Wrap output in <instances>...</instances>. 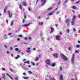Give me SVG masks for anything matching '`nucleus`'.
Here are the masks:
<instances>
[{
    "instance_id": "obj_64",
    "label": "nucleus",
    "mask_w": 80,
    "mask_h": 80,
    "mask_svg": "<svg viewBox=\"0 0 80 80\" xmlns=\"http://www.w3.org/2000/svg\"><path fill=\"white\" fill-rule=\"evenodd\" d=\"M78 18H80V14H79V15L78 16Z\"/></svg>"
},
{
    "instance_id": "obj_56",
    "label": "nucleus",
    "mask_w": 80,
    "mask_h": 80,
    "mask_svg": "<svg viewBox=\"0 0 80 80\" xmlns=\"http://www.w3.org/2000/svg\"><path fill=\"white\" fill-rule=\"evenodd\" d=\"M15 80H18V78H17V77H16V78H15Z\"/></svg>"
},
{
    "instance_id": "obj_41",
    "label": "nucleus",
    "mask_w": 80,
    "mask_h": 80,
    "mask_svg": "<svg viewBox=\"0 0 80 80\" xmlns=\"http://www.w3.org/2000/svg\"><path fill=\"white\" fill-rule=\"evenodd\" d=\"M67 0H65V2H64V3L65 4V3H67Z\"/></svg>"
},
{
    "instance_id": "obj_60",
    "label": "nucleus",
    "mask_w": 80,
    "mask_h": 80,
    "mask_svg": "<svg viewBox=\"0 0 80 80\" xmlns=\"http://www.w3.org/2000/svg\"><path fill=\"white\" fill-rule=\"evenodd\" d=\"M50 38H48V39H47V40H48V41L49 40H50Z\"/></svg>"
},
{
    "instance_id": "obj_26",
    "label": "nucleus",
    "mask_w": 80,
    "mask_h": 80,
    "mask_svg": "<svg viewBox=\"0 0 80 80\" xmlns=\"http://www.w3.org/2000/svg\"><path fill=\"white\" fill-rule=\"evenodd\" d=\"M19 8L21 10H22V5L21 4H20L19 6Z\"/></svg>"
},
{
    "instance_id": "obj_31",
    "label": "nucleus",
    "mask_w": 80,
    "mask_h": 80,
    "mask_svg": "<svg viewBox=\"0 0 80 80\" xmlns=\"http://www.w3.org/2000/svg\"><path fill=\"white\" fill-rule=\"evenodd\" d=\"M25 65V64H23V65H22L21 66L22 68H24V67Z\"/></svg>"
},
{
    "instance_id": "obj_61",
    "label": "nucleus",
    "mask_w": 80,
    "mask_h": 80,
    "mask_svg": "<svg viewBox=\"0 0 80 80\" xmlns=\"http://www.w3.org/2000/svg\"><path fill=\"white\" fill-rule=\"evenodd\" d=\"M74 36H76V37H77V34H75Z\"/></svg>"
},
{
    "instance_id": "obj_25",
    "label": "nucleus",
    "mask_w": 80,
    "mask_h": 80,
    "mask_svg": "<svg viewBox=\"0 0 80 80\" xmlns=\"http://www.w3.org/2000/svg\"><path fill=\"white\" fill-rule=\"evenodd\" d=\"M53 8L52 7H50L48 9V10H52Z\"/></svg>"
},
{
    "instance_id": "obj_51",
    "label": "nucleus",
    "mask_w": 80,
    "mask_h": 80,
    "mask_svg": "<svg viewBox=\"0 0 80 80\" xmlns=\"http://www.w3.org/2000/svg\"><path fill=\"white\" fill-rule=\"evenodd\" d=\"M40 18H41V17L39 16V17H38V19H40Z\"/></svg>"
},
{
    "instance_id": "obj_37",
    "label": "nucleus",
    "mask_w": 80,
    "mask_h": 80,
    "mask_svg": "<svg viewBox=\"0 0 80 80\" xmlns=\"http://www.w3.org/2000/svg\"><path fill=\"white\" fill-rule=\"evenodd\" d=\"M56 14L57 15H58V14H59V12L58 11V12H56Z\"/></svg>"
},
{
    "instance_id": "obj_35",
    "label": "nucleus",
    "mask_w": 80,
    "mask_h": 80,
    "mask_svg": "<svg viewBox=\"0 0 80 80\" xmlns=\"http://www.w3.org/2000/svg\"><path fill=\"white\" fill-rule=\"evenodd\" d=\"M23 78H24V79H28V77H23Z\"/></svg>"
},
{
    "instance_id": "obj_28",
    "label": "nucleus",
    "mask_w": 80,
    "mask_h": 80,
    "mask_svg": "<svg viewBox=\"0 0 80 80\" xmlns=\"http://www.w3.org/2000/svg\"><path fill=\"white\" fill-rule=\"evenodd\" d=\"M28 73H29V74H32V72L30 71H28Z\"/></svg>"
},
{
    "instance_id": "obj_27",
    "label": "nucleus",
    "mask_w": 80,
    "mask_h": 80,
    "mask_svg": "<svg viewBox=\"0 0 80 80\" xmlns=\"http://www.w3.org/2000/svg\"><path fill=\"white\" fill-rule=\"evenodd\" d=\"M24 39L25 40H27V39H28V38L27 37H25L24 38Z\"/></svg>"
},
{
    "instance_id": "obj_5",
    "label": "nucleus",
    "mask_w": 80,
    "mask_h": 80,
    "mask_svg": "<svg viewBox=\"0 0 80 80\" xmlns=\"http://www.w3.org/2000/svg\"><path fill=\"white\" fill-rule=\"evenodd\" d=\"M46 63L48 65H50V59H47L46 61Z\"/></svg>"
},
{
    "instance_id": "obj_58",
    "label": "nucleus",
    "mask_w": 80,
    "mask_h": 80,
    "mask_svg": "<svg viewBox=\"0 0 80 80\" xmlns=\"http://www.w3.org/2000/svg\"><path fill=\"white\" fill-rule=\"evenodd\" d=\"M32 65H33V66L35 65V63H34V62L32 63Z\"/></svg>"
},
{
    "instance_id": "obj_3",
    "label": "nucleus",
    "mask_w": 80,
    "mask_h": 80,
    "mask_svg": "<svg viewBox=\"0 0 80 80\" xmlns=\"http://www.w3.org/2000/svg\"><path fill=\"white\" fill-rule=\"evenodd\" d=\"M75 54H73L72 57L71 58V63L72 65H75V62H74V57Z\"/></svg>"
},
{
    "instance_id": "obj_39",
    "label": "nucleus",
    "mask_w": 80,
    "mask_h": 80,
    "mask_svg": "<svg viewBox=\"0 0 80 80\" xmlns=\"http://www.w3.org/2000/svg\"><path fill=\"white\" fill-rule=\"evenodd\" d=\"M73 32H76V29H75V28H73Z\"/></svg>"
},
{
    "instance_id": "obj_45",
    "label": "nucleus",
    "mask_w": 80,
    "mask_h": 80,
    "mask_svg": "<svg viewBox=\"0 0 80 80\" xmlns=\"http://www.w3.org/2000/svg\"><path fill=\"white\" fill-rule=\"evenodd\" d=\"M49 78L50 80H52L51 77H49Z\"/></svg>"
},
{
    "instance_id": "obj_23",
    "label": "nucleus",
    "mask_w": 80,
    "mask_h": 80,
    "mask_svg": "<svg viewBox=\"0 0 80 80\" xmlns=\"http://www.w3.org/2000/svg\"><path fill=\"white\" fill-rule=\"evenodd\" d=\"M18 58H20V56L18 55H17V56L15 58V59H18Z\"/></svg>"
},
{
    "instance_id": "obj_50",
    "label": "nucleus",
    "mask_w": 80,
    "mask_h": 80,
    "mask_svg": "<svg viewBox=\"0 0 80 80\" xmlns=\"http://www.w3.org/2000/svg\"><path fill=\"white\" fill-rule=\"evenodd\" d=\"M6 23H7V24H8V20H6Z\"/></svg>"
},
{
    "instance_id": "obj_55",
    "label": "nucleus",
    "mask_w": 80,
    "mask_h": 80,
    "mask_svg": "<svg viewBox=\"0 0 80 80\" xmlns=\"http://www.w3.org/2000/svg\"><path fill=\"white\" fill-rule=\"evenodd\" d=\"M11 57H13V54H11Z\"/></svg>"
},
{
    "instance_id": "obj_1",
    "label": "nucleus",
    "mask_w": 80,
    "mask_h": 80,
    "mask_svg": "<svg viewBox=\"0 0 80 80\" xmlns=\"http://www.w3.org/2000/svg\"><path fill=\"white\" fill-rule=\"evenodd\" d=\"M61 57L64 60V61H67L68 59L67 57H66L64 55V54H63L62 53H61Z\"/></svg>"
},
{
    "instance_id": "obj_36",
    "label": "nucleus",
    "mask_w": 80,
    "mask_h": 80,
    "mask_svg": "<svg viewBox=\"0 0 80 80\" xmlns=\"http://www.w3.org/2000/svg\"><path fill=\"white\" fill-rule=\"evenodd\" d=\"M40 36H42V35H43V33H42V32H41L40 33Z\"/></svg>"
},
{
    "instance_id": "obj_42",
    "label": "nucleus",
    "mask_w": 80,
    "mask_h": 80,
    "mask_svg": "<svg viewBox=\"0 0 80 80\" xmlns=\"http://www.w3.org/2000/svg\"><path fill=\"white\" fill-rule=\"evenodd\" d=\"M28 10L30 12V11H31V9H30V8H28Z\"/></svg>"
},
{
    "instance_id": "obj_47",
    "label": "nucleus",
    "mask_w": 80,
    "mask_h": 80,
    "mask_svg": "<svg viewBox=\"0 0 80 80\" xmlns=\"http://www.w3.org/2000/svg\"><path fill=\"white\" fill-rule=\"evenodd\" d=\"M9 69L10 71H11V72H13V70L11 68H10Z\"/></svg>"
},
{
    "instance_id": "obj_7",
    "label": "nucleus",
    "mask_w": 80,
    "mask_h": 80,
    "mask_svg": "<svg viewBox=\"0 0 80 80\" xmlns=\"http://www.w3.org/2000/svg\"><path fill=\"white\" fill-rule=\"evenodd\" d=\"M31 24V23H29L28 24H25L24 25H22V27H24V28H27V27H28V26H29V25H30Z\"/></svg>"
},
{
    "instance_id": "obj_29",
    "label": "nucleus",
    "mask_w": 80,
    "mask_h": 80,
    "mask_svg": "<svg viewBox=\"0 0 80 80\" xmlns=\"http://www.w3.org/2000/svg\"><path fill=\"white\" fill-rule=\"evenodd\" d=\"M41 39L42 41H43V40H44V38H43V37H42L41 38Z\"/></svg>"
},
{
    "instance_id": "obj_48",
    "label": "nucleus",
    "mask_w": 80,
    "mask_h": 80,
    "mask_svg": "<svg viewBox=\"0 0 80 80\" xmlns=\"http://www.w3.org/2000/svg\"><path fill=\"white\" fill-rule=\"evenodd\" d=\"M79 2H80V1H77L76 2V3H79Z\"/></svg>"
},
{
    "instance_id": "obj_49",
    "label": "nucleus",
    "mask_w": 80,
    "mask_h": 80,
    "mask_svg": "<svg viewBox=\"0 0 80 80\" xmlns=\"http://www.w3.org/2000/svg\"><path fill=\"white\" fill-rule=\"evenodd\" d=\"M60 4V1H59V2H58V5H59V4Z\"/></svg>"
},
{
    "instance_id": "obj_24",
    "label": "nucleus",
    "mask_w": 80,
    "mask_h": 80,
    "mask_svg": "<svg viewBox=\"0 0 80 80\" xmlns=\"http://www.w3.org/2000/svg\"><path fill=\"white\" fill-rule=\"evenodd\" d=\"M76 48H80V45H77L76 46Z\"/></svg>"
},
{
    "instance_id": "obj_14",
    "label": "nucleus",
    "mask_w": 80,
    "mask_h": 80,
    "mask_svg": "<svg viewBox=\"0 0 80 80\" xmlns=\"http://www.w3.org/2000/svg\"><path fill=\"white\" fill-rule=\"evenodd\" d=\"M51 66H52V67H55V66L56 65V63H52L51 64Z\"/></svg>"
},
{
    "instance_id": "obj_33",
    "label": "nucleus",
    "mask_w": 80,
    "mask_h": 80,
    "mask_svg": "<svg viewBox=\"0 0 80 80\" xmlns=\"http://www.w3.org/2000/svg\"><path fill=\"white\" fill-rule=\"evenodd\" d=\"M39 24L40 25H43V22H42L40 23L39 22Z\"/></svg>"
},
{
    "instance_id": "obj_21",
    "label": "nucleus",
    "mask_w": 80,
    "mask_h": 80,
    "mask_svg": "<svg viewBox=\"0 0 80 80\" xmlns=\"http://www.w3.org/2000/svg\"><path fill=\"white\" fill-rule=\"evenodd\" d=\"M27 63V64H29L30 63V61H26L25 62H24V63Z\"/></svg>"
},
{
    "instance_id": "obj_19",
    "label": "nucleus",
    "mask_w": 80,
    "mask_h": 80,
    "mask_svg": "<svg viewBox=\"0 0 80 80\" xmlns=\"http://www.w3.org/2000/svg\"><path fill=\"white\" fill-rule=\"evenodd\" d=\"M8 7L7 6H6L4 9V13H5V12H6V11H7V8Z\"/></svg>"
},
{
    "instance_id": "obj_18",
    "label": "nucleus",
    "mask_w": 80,
    "mask_h": 80,
    "mask_svg": "<svg viewBox=\"0 0 80 80\" xmlns=\"http://www.w3.org/2000/svg\"><path fill=\"white\" fill-rule=\"evenodd\" d=\"M39 59V57H36V58L34 59L35 62L38 61V60Z\"/></svg>"
},
{
    "instance_id": "obj_16",
    "label": "nucleus",
    "mask_w": 80,
    "mask_h": 80,
    "mask_svg": "<svg viewBox=\"0 0 80 80\" xmlns=\"http://www.w3.org/2000/svg\"><path fill=\"white\" fill-rule=\"evenodd\" d=\"M22 4L24 5V6H26L27 5V3L25 2H22Z\"/></svg>"
},
{
    "instance_id": "obj_30",
    "label": "nucleus",
    "mask_w": 80,
    "mask_h": 80,
    "mask_svg": "<svg viewBox=\"0 0 80 80\" xmlns=\"http://www.w3.org/2000/svg\"><path fill=\"white\" fill-rule=\"evenodd\" d=\"M66 32L68 33L70 32V29H68L67 30Z\"/></svg>"
},
{
    "instance_id": "obj_10",
    "label": "nucleus",
    "mask_w": 80,
    "mask_h": 80,
    "mask_svg": "<svg viewBox=\"0 0 80 80\" xmlns=\"http://www.w3.org/2000/svg\"><path fill=\"white\" fill-rule=\"evenodd\" d=\"M54 11H53L52 12L49 13L47 14L48 16V15L50 16V15H53V13H54Z\"/></svg>"
},
{
    "instance_id": "obj_22",
    "label": "nucleus",
    "mask_w": 80,
    "mask_h": 80,
    "mask_svg": "<svg viewBox=\"0 0 80 80\" xmlns=\"http://www.w3.org/2000/svg\"><path fill=\"white\" fill-rule=\"evenodd\" d=\"M8 15L9 16V17H10V18H11V17H12V13H10V12H8Z\"/></svg>"
},
{
    "instance_id": "obj_53",
    "label": "nucleus",
    "mask_w": 80,
    "mask_h": 80,
    "mask_svg": "<svg viewBox=\"0 0 80 80\" xmlns=\"http://www.w3.org/2000/svg\"><path fill=\"white\" fill-rule=\"evenodd\" d=\"M59 19V22H60V20H61V18H58Z\"/></svg>"
},
{
    "instance_id": "obj_11",
    "label": "nucleus",
    "mask_w": 80,
    "mask_h": 80,
    "mask_svg": "<svg viewBox=\"0 0 80 80\" xmlns=\"http://www.w3.org/2000/svg\"><path fill=\"white\" fill-rule=\"evenodd\" d=\"M46 0H41V2H42V3L41 5V6H42V5H44L45 3L46 2Z\"/></svg>"
},
{
    "instance_id": "obj_20",
    "label": "nucleus",
    "mask_w": 80,
    "mask_h": 80,
    "mask_svg": "<svg viewBox=\"0 0 80 80\" xmlns=\"http://www.w3.org/2000/svg\"><path fill=\"white\" fill-rule=\"evenodd\" d=\"M59 69L60 71H62L63 70V68L62 66H60L59 68Z\"/></svg>"
},
{
    "instance_id": "obj_6",
    "label": "nucleus",
    "mask_w": 80,
    "mask_h": 80,
    "mask_svg": "<svg viewBox=\"0 0 80 80\" xmlns=\"http://www.w3.org/2000/svg\"><path fill=\"white\" fill-rule=\"evenodd\" d=\"M27 50H26V52L28 53H30V48H27Z\"/></svg>"
},
{
    "instance_id": "obj_15",
    "label": "nucleus",
    "mask_w": 80,
    "mask_h": 80,
    "mask_svg": "<svg viewBox=\"0 0 80 80\" xmlns=\"http://www.w3.org/2000/svg\"><path fill=\"white\" fill-rule=\"evenodd\" d=\"M59 79L60 80H63V76L62 75H60L59 77Z\"/></svg>"
},
{
    "instance_id": "obj_40",
    "label": "nucleus",
    "mask_w": 80,
    "mask_h": 80,
    "mask_svg": "<svg viewBox=\"0 0 80 80\" xmlns=\"http://www.w3.org/2000/svg\"><path fill=\"white\" fill-rule=\"evenodd\" d=\"M23 44H25V45H27V42H23Z\"/></svg>"
},
{
    "instance_id": "obj_57",
    "label": "nucleus",
    "mask_w": 80,
    "mask_h": 80,
    "mask_svg": "<svg viewBox=\"0 0 80 80\" xmlns=\"http://www.w3.org/2000/svg\"><path fill=\"white\" fill-rule=\"evenodd\" d=\"M38 2V0H37L36 2V4H37V3Z\"/></svg>"
},
{
    "instance_id": "obj_8",
    "label": "nucleus",
    "mask_w": 80,
    "mask_h": 80,
    "mask_svg": "<svg viewBox=\"0 0 80 80\" xmlns=\"http://www.w3.org/2000/svg\"><path fill=\"white\" fill-rule=\"evenodd\" d=\"M54 32V29L52 27L51 28V31L50 32V34H52V33Z\"/></svg>"
},
{
    "instance_id": "obj_52",
    "label": "nucleus",
    "mask_w": 80,
    "mask_h": 80,
    "mask_svg": "<svg viewBox=\"0 0 80 80\" xmlns=\"http://www.w3.org/2000/svg\"><path fill=\"white\" fill-rule=\"evenodd\" d=\"M4 39H7V37L6 36L4 37Z\"/></svg>"
},
{
    "instance_id": "obj_32",
    "label": "nucleus",
    "mask_w": 80,
    "mask_h": 80,
    "mask_svg": "<svg viewBox=\"0 0 80 80\" xmlns=\"http://www.w3.org/2000/svg\"><path fill=\"white\" fill-rule=\"evenodd\" d=\"M72 8L73 9H76V7L75 6H72Z\"/></svg>"
},
{
    "instance_id": "obj_63",
    "label": "nucleus",
    "mask_w": 80,
    "mask_h": 80,
    "mask_svg": "<svg viewBox=\"0 0 80 80\" xmlns=\"http://www.w3.org/2000/svg\"><path fill=\"white\" fill-rule=\"evenodd\" d=\"M2 70H5V68H3L2 69Z\"/></svg>"
},
{
    "instance_id": "obj_46",
    "label": "nucleus",
    "mask_w": 80,
    "mask_h": 80,
    "mask_svg": "<svg viewBox=\"0 0 80 80\" xmlns=\"http://www.w3.org/2000/svg\"><path fill=\"white\" fill-rule=\"evenodd\" d=\"M10 48V50H13V48L12 47H11Z\"/></svg>"
},
{
    "instance_id": "obj_54",
    "label": "nucleus",
    "mask_w": 80,
    "mask_h": 80,
    "mask_svg": "<svg viewBox=\"0 0 80 80\" xmlns=\"http://www.w3.org/2000/svg\"><path fill=\"white\" fill-rule=\"evenodd\" d=\"M32 66L31 65H29L28 66V68H30Z\"/></svg>"
},
{
    "instance_id": "obj_9",
    "label": "nucleus",
    "mask_w": 80,
    "mask_h": 80,
    "mask_svg": "<svg viewBox=\"0 0 80 80\" xmlns=\"http://www.w3.org/2000/svg\"><path fill=\"white\" fill-rule=\"evenodd\" d=\"M60 36H57L56 37V40H58V41H60Z\"/></svg>"
},
{
    "instance_id": "obj_38",
    "label": "nucleus",
    "mask_w": 80,
    "mask_h": 80,
    "mask_svg": "<svg viewBox=\"0 0 80 80\" xmlns=\"http://www.w3.org/2000/svg\"><path fill=\"white\" fill-rule=\"evenodd\" d=\"M28 39H29V40L31 41V40L32 39V38L30 37H29Z\"/></svg>"
},
{
    "instance_id": "obj_62",
    "label": "nucleus",
    "mask_w": 80,
    "mask_h": 80,
    "mask_svg": "<svg viewBox=\"0 0 80 80\" xmlns=\"http://www.w3.org/2000/svg\"><path fill=\"white\" fill-rule=\"evenodd\" d=\"M78 43H80V41H79L78 42Z\"/></svg>"
},
{
    "instance_id": "obj_13",
    "label": "nucleus",
    "mask_w": 80,
    "mask_h": 80,
    "mask_svg": "<svg viewBox=\"0 0 80 80\" xmlns=\"http://www.w3.org/2000/svg\"><path fill=\"white\" fill-rule=\"evenodd\" d=\"M2 78L3 80H5V75L4 73L2 74Z\"/></svg>"
},
{
    "instance_id": "obj_2",
    "label": "nucleus",
    "mask_w": 80,
    "mask_h": 80,
    "mask_svg": "<svg viewBox=\"0 0 80 80\" xmlns=\"http://www.w3.org/2000/svg\"><path fill=\"white\" fill-rule=\"evenodd\" d=\"M76 19V16H73L72 18V20L71 21V25H74V23H75V20Z\"/></svg>"
},
{
    "instance_id": "obj_4",
    "label": "nucleus",
    "mask_w": 80,
    "mask_h": 80,
    "mask_svg": "<svg viewBox=\"0 0 80 80\" xmlns=\"http://www.w3.org/2000/svg\"><path fill=\"white\" fill-rule=\"evenodd\" d=\"M70 20L69 19V18H67L65 20L67 26L68 27L70 25Z\"/></svg>"
},
{
    "instance_id": "obj_59",
    "label": "nucleus",
    "mask_w": 80,
    "mask_h": 80,
    "mask_svg": "<svg viewBox=\"0 0 80 80\" xmlns=\"http://www.w3.org/2000/svg\"><path fill=\"white\" fill-rule=\"evenodd\" d=\"M7 53L8 54H9V53H10L8 51H7Z\"/></svg>"
},
{
    "instance_id": "obj_43",
    "label": "nucleus",
    "mask_w": 80,
    "mask_h": 80,
    "mask_svg": "<svg viewBox=\"0 0 80 80\" xmlns=\"http://www.w3.org/2000/svg\"><path fill=\"white\" fill-rule=\"evenodd\" d=\"M4 47H5V48H8V47H7V46H6V45H4Z\"/></svg>"
},
{
    "instance_id": "obj_34",
    "label": "nucleus",
    "mask_w": 80,
    "mask_h": 80,
    "mask_svg": "<svg viewBox=\"0 0 80 80\" xmlns=\"http://www.w3.org/2000/svg\"><path fill=\"white\" fill-rule=\"evenodd\" d=\"M15 51H18V50H19V49H18V48H16L15 49Z\"/></svg>"
},
{
    "instance_id": "obj_12",
    "label": "nucleus",
    "mask_w": 80,
    "mask_h": 80,
    "mask_svg": "<svg viewBox=\"0 0 80 80\" xmlns=\"http://www.w3.org/2000/svg\"><path fill=\"white\" fill-rule=\"evenodd\" d=\"M58 54L57 53H55V54H52V56H53V57H55L56 58H57V57H58Z\"/></svg>"
},
{
    "instance_id": "obj_44",
    "label": "nucleus",
    "mask_w": 80,
    "mask_h": 80,
    "mask_svg": "<svg viewBox=\"0 0 80 80\" xmlns=\"http://www.w3.org/2000/svg\"><path fill=\"white\" fill-rule=\"evenodd\" d=\"M75 53H78V50H75Z\"/></svg>"
},
{
    "instance_id": "obj_17",
    "label": "nucleus",
    "mask_w": 80,
    "mask_h": 80,
    "mask_svg": "<svg viewBox=\"0 0 80 80\" xmlns=\"http://www.w3.org/2000/svg\"><path fill=\"white\" fill-rule=\"evenodd\" d=\"M13 23H14L13 21H12L10 23V26L12 27L13 25Z\"/></svg>"
}]
</instances>
